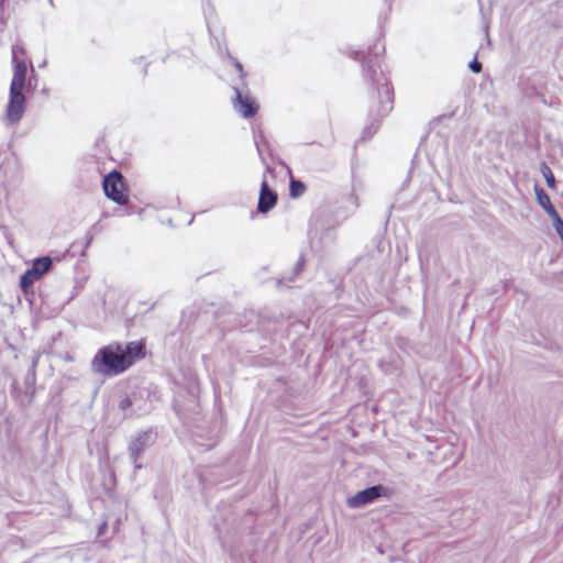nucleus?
<instances>
[{
    "label": "nucleus",
    "instance_id": "obj_11",
    "mask_svg": "<svg viewBox=\"0 0 563 563\" xmlns=\"http://www.w3.org/2000/svg\"><path fill=\"white\" fill-rule=\"evenodd\" d=\"M18 63H32L26 55V51L22 45L15 44L12 46V65Z\"/></svg>",
    "mask_w": 563,
    "mask_h": 563
},
{
    "label": "nucleus",
    "instance_id": "obj_17",
    "mask_svg": "<svg viewBox=\"0 0 563 563\" xmlns=\"http://www.w3.org/2000/svg\"><path fill=\"white\" fill-rule=\"evenodd\" d=\"M129 405H130V401H129V400H126L125 402H123L122 408H125V407H126V406H129Z\"/></svg>",
    "mask_w": 563,
    "mask_h": 563
},
{
    "label": "nucleus",
    "instance_id": "obj_8",
    "mask_svg": "<svg viewBox=\"0 0 563 563\" xmlns=\"http://www.w3.org/2000/svg\"><path fill=\"white\" fill-rule=\"evenodd\" d=\"M536 197L538 203L547 211V213L551 217H556L560 219L554 206L551 202L550 196L543 190V188L536 186L534 187Z\"/></svg>",
    "mask_w": 563,
    "mask_h": 563
},
{
    "label": "nucleus",
    "instance_id": "obj_7",
    "mask_svg": "<svg viewBox=\"0 0 563 563\" xmlns=\"http://www.w3.org/2000/svg\"><path fill=\"white\" fill-rule=\"evenodd\" d=\"M29 68L33 69L32 63H18L16 65H12L13 75L10 90L23 92Z\"/></svg>",
    "mask_w": 563,
    "mask_h": 563
},
{
    "label": "nucleus",
    "instance_id": "obj_9",
    "mask_svg": "<svg viewBox=\"0 0 563 563\" xmlns=\"http://www.w3.org/2000/svg\"><path fill=\"white\" fill-rule=\"evenodd\" d=\"M52 267V260L48 256L36 258L32 265V272L41 278Z\"/></svg>",
    "mask_w": 563,
    "mask_h": 563
},
{
    "label": "nucleus",
    "instance_id": "obj_3",
    "mask_svg": "<svg viewBox=\"0 0 563 563\" xmlns=\"http://www.w3.org/2000/svg\"><path fill=\"white\" fill-rule=\"evenodd\" d=\"M234 92L233 106L235 110L245 119L255 117L260 110L257 101L249 93H242L238 88H234Z\"/></svg>",
    "mask_w": 563,
    "mask_h": 563
},
{
    "label": "nucleus",
    "instance_id": "obj_12",
    "mask_svg": "<svg viewBox=\"0 0 563 563\" xmlns=\"http://www.w3.org/2000/svg\"><path fill=\"white\" fill-rule=\"evenodd\" d=\"M306 191V185L299 180L291 179L289 186V195L291 198H299Z\"/></svg>",
    "mask_w": 563,
    "mask_h": 563
},
{
    "label": "nucleus",
    "instance_id": "obj_15",
    "mask_svg": "<svg viewBox=\"0 0 563 563\" xmlns=\"http://www.w3.org/2000/svg\"><path fill=\"white\" fill-rule=\"evenodd\" d=\"M470 67L473 73H479L482 70V64L476 59L470 64Z\"/></svg>",
    "mask_w": 563,
    "mask_h": 563
},
{
    "label": "nucleus",
    "instance_id": "obj_16",
    "mask_svg": "<svg viewBox=\"0 0 563 563\" xmlns=\"http://www.w3.org/2000/svg\"><path fill=\"white\" fill-rule=\"evenodd\" d=\"M385 90H386V96H387V102L389 104H391L393 100H391V97H390L389 88L386 86Z\"/></svg>",
    "mask_w": 563,
    "mask_h": 563
},
{
    "label": "nucleus",
    "instance_id": "obj_4",
    "mask_svg": "<svg viewBox=\"0 0 563 563\" xmlns=\"http://www.w3.org/2000/svg\"><path fill=\"white\" fill-rule=\"evenodd\" d=\"M26 99L21 91L10 90L5 115L9 122L18 123L25 111Z\"/></svg>",
    "mask_w": 563,
    "mask_h": 563
},
{
    "label": "nucleus",
    "instance_id": "obj_2",
    "mask_svg": "<svg viewBox=\"0 0 563 563\" xmlns=\"http://www.w3.org/2000/svg\"><path fill=\"white\" fill-rule=\"evenodd\" d=\"M106 196L118 205H126L129 201L128 187L123 176L118 170H112L104 176L102 183Z\"/></svg>",
    "mask_w": 563,
    "mask_h": 563
},
{
    "label": "nucleus",
    "instance_id": "obj_6",
    "mask_svg": "<svg viewBox=\"0 0 563 563\" xmlns=\"http://www.w3.org/2000/svg\"><path fill=\"white\" fill-rule=\"evenodd\" d=\"M277 192L273 190L267 180H263L261 183L260 197L257 202V210L261 213H267L271 211L277 203Z\"/></svg>",
    "mask_w": 563,
    "mask_h": 563
},
{
    "label": "nucleus",
    "instance_id": "obj_5",
    "mask_svg": "<svg viewBox=\"0 0 563 563\" xmlns=\"http://www.w3.org/2000/svg\"><path fill=\"white\" fill-rule=\"evenodd\" d=\"M387 489L382 485L368 487L364 490L358 492L354 496L347 499V505L351 508H358L366 504L374 501L380 496H387Z\"/></svg>",
    "mask_w": 563,
    "mask_h": 563
},
{
    "label": "nucleus",
    "instance_id": "obj_1",
    "mask_svg": "<svg viewBox=\"0 0 563 563\" xmlns=\"http://www.w3.org/2000/svg\"><path fill=\"white\" fill-rule=\"evenodd\" d=\"M146 357V341L144 339L121 343L111 342L95 354L91 368L104 377H113L125 373L137 361Z\"/></svg>",
    "mask_w": 563,
    "mask_h": 563
},
{
    "label": "nucleus",
    "instance_id": "obj_13",
    "mask_svg": "<svg viewBox=\"0 0 563 563\" xmlns=\"http://www.w3.org/2000/svg\"><path fill=\"white\" fill-rule=\"evenodd\" d=\"M541 172L545 178L548 187L551 189H554L555 188V178H554V175H553L551 168L548 165L543 164L541 167Z\"/></svg>",
    "mask_w": 563,
    "mask_h": 563
},
{
    "label": "nucleus",
    "instance_id": "obj_10",
    "mask_svg": "<svg viewBox=\"0 0 563 563\" xmlns=\"http://www.w3.org/2000/svg\"><path fill=\"white\" fill-rule=\"evenodd\" d=\"M40 278L32 272V269H27L23 273V275L20 278V287L24 292H27V290L33 286V284L38 280Z\"/></svg>",
    "mask_w": 563,
    "mask_h": 563
},
{
    "label": "nucleus",
    "instance_id": "obj_14",
    "mask_svg": "<svg viewBox=\"0 0 563 563\" xmlns=\"http://www.w3.org/2000/svg\"><path fill=\"white\" fill-rule=\"evenodd\" d=\"M234 66H235L236 70L239 71L241 79H245L246 73L243 68V65L239 60H234Z\"/></svg>",
    "mask_w": 563,
    "mask_h": 563
}]
</instances>
